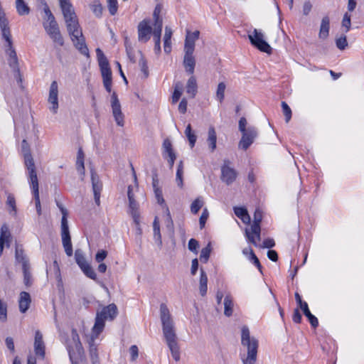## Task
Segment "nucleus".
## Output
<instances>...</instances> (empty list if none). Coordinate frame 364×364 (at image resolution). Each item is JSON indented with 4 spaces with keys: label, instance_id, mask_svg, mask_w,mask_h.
I'll return each mask as SVG.
<instances>
[{
    "label": "nucleus",
    "instance_id": "f257e3e1",
    "mask_svg": "<svg viewBox=\"0 0 364 364\" xmlns=\"http://www.w3.org/2000/svg\"><path fill=\"white\" fill-rule=\"evenodd\" d=\"M160 318L162 323L163 334L166 344L171 350L173 358L176 361H178L180 360V351L177 342V336L170 311L165 304L160 305Z\"/></svg>",
    "mask_w": 364,
    "mask_h": 364
},
{
    "label": "nucleus",
    "instance_id": "f03ea898",
    "mask_svg": "<svg viewBox=\"0 0 364 364\" xmlns=\"http://www.w3.org/2000/svg\"><path fill=\"white\" fill-rule=\"evenodd\" d=\"M241 344L246 353H241L243 364H255L257 360L258 340L250 336L249 328L244 326L241 330Z\"/></svg>",
    "mask_w": 364,
    "mask_h": 364
},
{
    "label": "nucleus",
    "instance_id": "7ed1b4c3",
    "mask_svg": "<svg viewBox=\"0 0 364 364\" xmlns=\"http://www.w3.org/2000/svg\"><path fill=\"white\" fill-rule=\"evenodd\" d=\"M41 1L43 4V12L45 14V16L43 17V26L46 33L53 40V41L60 46H63L64 44V40L60 33L55 16L52 14L46 2L44 0H41Z\"/></svg>",
    "mask_w": 364,
    "mask_h": 364
},
{
    "label": "nucleus",
    "instance_id": "20e7f679",
    "mask_svg": "<svg viewBox=\"0 0 364 364\" xmlns=\"http://www.w3.org/2000/svg\"><path fill=\"white\" fill-rule=\"evenodd\" d=\"M65 21L68 32L70 36L75 47L80 52L81 54L88 57L89 50L85 43V40L80 27L77 17L74 16L73 18L65 20Z\"/></svg>",
    "mask_w": 364,
    "mask_h": 364
},
{
    "label": "nucleus",
    "instance_id": "39448f33",
    "mask_svg": "<svg viewBox=\"0 0 364 364\" xmlns=\"http://www.w3.org/2000/svg\"><path fill=\"white\" fill-rule=\"evenodd\" d=\"M118 314L117 307L114 304H109L97 313L95 323L92 328L93 333L98 336L104 329L106 320L112 321Z\"/></svg>",
    "mask_w": 364,
    "mask_h": 364
},
{
    "label": "nucleus",
    "instance_id": "423d86ee",
    "mask_svg": "<svg viewBox=\"0 0 364 364\" xmlns=\"http://www.w3.org/2000/svg\"><path fill=\"white\" fill-rule=\"evenodd\" d=\"M262 219V212L257 209L254 213V220L251 225V231L246 229L245 235L250 242L253 244L255 246H258V242L261 240L260 232V223Z\"/></svg>",
    "mask_w": 364,
    "mask_h": 364
},
{
    "label": "nucleus",
    "instance_id": "0eeeda50",
    "mask_svg": "<svg viewBox=\"0 0 364 364\" xmlns=\"http://www.w3.org/2000/svg\"><path fill=\"white\" fill-rule=\"evenodd\" d=\"M248 38L252 45L260 51L268 54L272 53V48L264 40V36L261 31L255 28L252 32L248 34Z\"/></svg>",
    "mask_w": 364,
    "mask_h": 364
},
{
    "label": "nucleus",
    "instance_id": "6e6552de",
    "mask_svg": "<svg viewBox=\"0 0 364 364\" xmlns=\"http://www.w3.org/2000/svg\"><path fill=\"white\" fill-rule=\"evenodd\" d=\"M21 151L23 154L25 166L28 171V179L32 178L33 176V178L37 177L34 161L30 151V146L26 139L22 141Z\"/></svg>",
    "mask_w": 364,
    "mask_h": 364
},
{
    "label": "nucleus",
    "instance_id": "1a4fd4ad",
    "mask_svg": "<svg viewBox=\"0 0 364 364\" xmlns=\"http://www.w3.org/2000/svg\"><path fill=\"white\" fill-rule=\"evenodd\" d=\"M237 176L236 170L230 166V161H224V164L221 167V180L227 185L232 184Z\"/></svg>",
    "mask_w": 364,
    "mask_h": 364
},
{
    "label": "nucleus",
    "instance_id": "9d476101",
    "mask_svg": "<svg viewBox=\"0 0 364 364\" xmlns=\"http://www.w3.org/2000/svg\"><path fill=\"white\" fill-rule=\"evenodd\" d=\"M242 136L239 143V147L247 150L254 142L257 136V131L254 127H247V130L242 132Z\"/></svg>",
    "mask_w": 364,
    "mask_h": 364
},
{
    "label": "nucleus",
    "instance_id": "9b49d317",
    "mask_svg": "<svg viewBox=\"0 0 364 364\" xmlns=\"http://www.w3.org/2000/svg\"><path fill=\"white\" fill-rule=\"evenodd\" d=\"M111 106L112 114L114 117L115 122L118 126H124V114L121 110V105L118 100L117 95L115 92L111 96Z\"/></svg>",
    "mask_w": 364,
    "mask_h": 364
},
{
    "label": "nucleus",
    "instance_id": "f8f14e48",
    "mask_svg": "<svg viewBox=\"0 0 364 364\" xmlns=\"http://www.w3.org/2000/svg\"><path fill=\"white\" fill-rule=\"evenodd\" d=\"M48 102L51 105L50 110L56 114L58 109V85L55 80L50 84Z\"/></svg>",
    "mask_w": 364,
    "mask_h": 364
},
{
    "label": "nucleus",
    "instance_id": "ddd939ff",
    "mask_svg": "<svg viewBox=\"0 0 364 364\" xmlns=\"http://www.w3.org/2000/svg\"><path fill=\"white\" fill-rule=\"evenodd\" d=\"M150 20L144 19L141 21L138 25V40L140 42L146 43L151 37L152 33V28L149 25Z\"/></svg>",
    "mask_w": 364,
    "mask_h": 364
},
{
    "label": "nucleus",
    "instance_id": "4468645a",
    "mask_svg": "<svg viewBox=\"0 0 364 364\" xmlns=\"http://www.w3.org/2000/svg\"><path fill=\"white\" fill-rule=\"evenodd\" d=\"M91 181L95 201L96 204L99 205L100 203V194L102 190V183L98 175L92 169L91 170Z\"/></svg>",
    "mask_w": 364,
    "mask_h": 364
},
{
    "label": "nucleus",
    "instance_id": "2eb2a0df",
    "mask_svg": "<svg viewBox=\"0 0 364 364\" xmlns=\"http://www.w3.org/2000/svg\"><path fill=\"white\" fill-rule=\"evenodd\" d=\"M163 156L167 159L170 168H173L176 156L172 149V144L169 139H166L163 142Z\"/></svg>",
    "mask_w": 364,
    "mask_h": 364
},
{
    "label": "nucleus",
    "instance_id": "dca6fc26",
    "mask_svg": "<svg viewBox=\"0 0 364 364\" xmlns=\"http://www.w3.org/2000/svg\"><path fill=\"white\" fill-rule=\"evenodd\" d=\"M45 349L46 346L43 340V335L40 331L37 330L35 333L34 339V351L36 355L40 357L41 359H44Z\"/></svg>",
    "mask_w": 364,
    "mask_h": 364
},
{
    "label": "nucleus",
    "instance_id": "f3484780",
    "mask_svg": "<svg viewBox=\"0 0 364 364\" xmlns=\"http://www.w3.org/2000/svg\"><path fill=\"white\" fill-rule=\"evenodd\" d=\"M31 188L32 189V192L33 194L36 212L38 215H41V205L39 197V191H38V177H33L32 178L28 179Z\"/></svg>",
    "mask_w": 364,
    "mask_h": 364
},
{
    "label": "nucleus",
    "instance_id": "a211bd4d",
    "mask_svg": "<svg viewBox=\"0 0 364 364\" xmlns=\"http://www.w3.org/2000/svg\"><path fill=\"white\" fill-rule=\"evenodd\" d=\"M59 3L65 20L77 16L70 0H59Z\"/></svg>",
    "mask_w": 364,
    "mask_h": 364
},
{
    "label": "nucleus",
    "instance_id": "6ab92c4d",
    "mask_svg": "<svg viewBox=\"0 0 364 364\" xmlns=\"http://www.w3.org/2000/svg\"><path fill=\"white\" fill-rule=\"evenodd\" d=\"M183 64L187 73L191 75L193 74L196 66V59L193 53H185Z\"/></svg>",
    "mask_w": 364,
    "mask_h": 364
},
{
    "label": "nucleus",
    "instance_id": "aec40b11",
    "mask_svg": "<svg viewBox=\"0 0 364 364\" xmlns=\"http://www.w3.org/2000/svg\"><path fill=\"white\" fill-rule=\"evenodd\" d=\"M31 303L30 294L26 291H22L20 294L18 300L19 310L21 313H25L28 309Z\"/></svg>",
    "mask_w": 364,
    "mask_h": 364
},
{
    "label": "nucleus",
    "instance_id": "412c9836",
    "mask_svg": "<svg viewBox=\"0 0 364 364\" xmlns=\"http://www.w3.org/2000/svg\"><path fill=\"white\" fill-rule=\"evenodd\" d=\"M15 259L16 262L22 264V268L30 266L28 259L21 245H16V246Z\"/></svg>",
    "mask_w": 364,
    "mask_h": 364
},
{
    "label": "nucleus",
    "instance_id": "4be33fe9",
    "mask_svg": "<svg viewBox=\"0 0 364 364\" xmlns=\"http://www.w3.org/2000/svg\"><path fill=\"white\" fill-rule=\"evenodd\" d=\"M330 30V19L328 16H324L321 19L318 38L321 40H325L328 38L329 35Z\"/></svg>",
    "mask_w": 364,
    "mask_h": 364
},
{
    "label": "nucleus",
    "instance_id": "5701e85b",
    "mask_svg": "<svg viewBox=\"0 0 364 364\" xmlns=\"http://www.w3.org/2000/svg\"><path fill=\"white\" fill-rule=\"evenodd\" d=\"M129 210L136 225L139 224V205L135 198L129 199Z\"/></svg>",
    "mask_w": 364,
    "mask_h": 364
},
{
    "label": "nucleus",
    "instance_id": "b1692460",
    "mask_svg": "<svg viewBox=\"0 0 364 364\" xmlns=\"http://www.w3.org/2000/svg\"><path fill=\"white\" fill-rule=\"evenodd\" d=\"M60 208L63 215L61 219V237H70V235L69 231L68 222L67 219V210L63 207H60Z\"/></svg>",
    "mask_w": 364,
    "mask_h": 364
},
{
    "label": "nucleus",
    "instance_id": "393cba45",
    "mask_svg": "<svg viewBox=\"0 0 364 364\" xmlns=\"http://www.w3.org/2000/svg\"><path fill=\"white\" fill-rule=\"evenodd\" d=\"M209 150L213 152L216 149L217 134L213 127H210L208 132V137L206 139Z\"/></svg>",
    "mask_w": 364,
    "mask_h": 364
},
{
    "label": "nucleus",
    "instance_id": "a878e982",
    "mask_svg": "<svg viewBox=\"0 0 364 364\" xmlns=\"http://www.w3.org/2000/svg\"><path fill=\"white\" fill-rule=\"evenodd\" d=\"M197 89H198V86H197L196 79L193 75H192L188 80L186 87V92L188 95H190L192 98H193V97H195V96L197 93Z\"/></svg>",
    "mask_w": 364,
    "mask_h": 364
},
{
    "label": "nucleus",
    "instance_id": "bb28decb",
    "mask_svg": "<svg viewBox=\"0 0 364 364\" xmlns=\"http://www.w3.org/2000/svg\"><path fill=\"white\" fill-rule=\"evenodd\" d=\"M234 213L244 223H249L250 222V217L246 208L242 207H235Z\"/></svg>",
    "mask_w": 364,
    "mask_h": 364
},
{
    "label": "nucleus",
    "instance_id": "cd10ccee",
    "mask_svg": "<svg viewBox=\"0 0 364 364\" xmlns=\"http://www.w3.org/2000/svg\"><path fill=\"white\" fill-rule=\"evenodd\" d=\"M301 309L303 311L304 314L309 319L311 326L313 328H316L318 325V321L317 318L314 316L311 311H309L308 304H303V307L301 308Z\"/></svg>",
    "mask_w": 364,
    "mask_h": 364
},
{
    "label": "nucleus",
    "instance_id": "c85d7f7f",
    "mask_svg": "<svg viewBox=\"0 0 364 364\" xmlns=\"http://www.w3.org/2000/svg\"><path fill=\"white\" fill-rule=\"evenodd\" d=\"M224 314L230 317L233 313V301L230 295H227L224 299Z\"/></svg>",
    "mask_w": 364,
    "mask_h": 364
},
{
    "label": "nucleus",
    "instance_id": "c756f323",
    "mask_svg": "<svg viewBox=\"0 0 364 364\" xmlns=\"http://www.w3.org/2000/svg\"><path fill=\"white\" fill-rule=\"evenodd\" d=\"M16 9L20 16L28 15L30 8L23 0H16Z\"/></svg>",
    "mask_w": 364,
    "mask_h": 364
},
{
    "label": "nucleus",
    "instance_id": "7c9ffc66",
    "mask_svg": "<svg viewBox=\"0 0 364 364\" xmlns=\"http://www.w3.org/2000/svg\"><path fill=\"white\" fill-rule=\"evenodd\" d=\"M208 277L203 269H200V294L201 296H205L208 290Z\"/></svg>",
    "mask_w": 364,
    "mask_h": 364
},
{
    "label": "nucleus",
    "instance_id": "2f4dec72",
    "mask_svg": "<svg viewBox=\"0 0 364 364\" xmlns=\"http://www.w3.org/2000/svg\"><path fill=\"white\" fill-rule=\"evenodd\" d=\"M6 205L9 208V213L13 216H16L17 213V208L16 205V200L14 196L9 193L7 196Z\"/></svg>",
    "mask_w": 364,
    "mask_h": 364
},
{
    "label": "nucleus",
    "instance_id": "473e14b6",
    "mask_svg": "<svg viewBox=\"0 0 364 364\" xmlns=\"http://www.w3.org/2000/svg\"><path fill=\"white\" fill-rule=\"evenodd\" d=\"M182 92H183L182 83L181 82H176L175 85H174V91L172 95V103L175 104L179 100V99L182 95Z\"/></svg>",
    "mask_w": 364,
    "mask_h": 364
},
{
    "label": "nucleus",
    "instance_id": "72a5a7b5",
    "mask_svg": "<svg viewBox=\"0 0 364 364\" xmlns=\"http://www.w3.org/2000/svg\"><path fill=\"white\" fill-rule=\"evenodd\" d=\"M75 259L76 263L78 264V266L80 267V269L88 264L86 261L85 256H84L83 252L80 249H77L75 250Z\"/></svg>",
    "mask_w": 364,
    "mask_h": 364
},
{
    "label": "nucleus",
    "instance_id": "f704fd0d",
    "mask_svg": "<svg viewBox=\"0 0 364 364\" xmlns=\"http://www.w3.org/2000/svg\"><path fill=\"white\" fill-rule=\"evenodd\" d=\"M351 26V16L348 12H346L343 15L341 27L345 33H348Z\"/></svg>",
    "mask_w": 364,
    "mask_h": 364
},
{
    "label": "nucleus",
    "instance_id": "c9c22d12",
    "mask_svg": "<svg viewBox=\"0 0 364 364\" xmlns=\"http://www.w3.org/2000/svg\"><path fill=\"white\" fill-rule=\"evenodd\" d=\"M62 243L63 248L65 250V254L68 257H71L73 255V245L71 242V237H63L62 238Z\"/></svg>",
    "mask_w": 364,
    "mask_h": 364
},
{
    "label": "nucleus",
    "instance_id": "e433bc0d",
    "mask_svg": "<svg viewBox=\"0 0 364 364\" xmlns=\"http://www.w3.org/2000/svg\"><path fill=\"white\" fill-rule=\"evenodd\" d=\"M204 202L201 197L197 198L193 201L191 205V211L193 214H197L200 209L203 206Z\"/></svg>",
    "mask_w": 364,
    "mask_h": 364
},
{
    "label": "nucleus",
    "instance_id": "4c0bfd02",
    "mask_svg": "<svg viewBox=\"0 0 364 364\" xmlns=\"http://www.w3.org/2000/svg\"><path fill=\"white\" fill-rule=\"evenodd\" d=\"M185 134L189 141L191 147L193 148L195 146L197 137L196 134L192 132L191 125L190 124H188L186 128Z\"/></svg>",
    "mask_w": 364,
    "mask_h": 364
},
{
    "label": "nucleus",
    "instance_id": "58836bf2",
    "mask_svg": "<svg viewBox=\"0 0 364 364\" xmlns=\"http://www.w3.org/2000/svg\"><path fill=\"white\" fill-rule=\"evenodd\" d=\"M226 85L224 82H221L218 84L217 90H216V99L222 102L225 97V91Z\"/></svg>",
    "mask_w": 364,
    "mask_h": 364
},
{
    "label": "nucleus",
    "instance_id": "ea45409f",
    "mask_svg": "<svg viewBox=\"0 0 364 364\" xmlns=\"http://www.w3.org/2000/svg\"><path fill=\"white\" fill-rule=\"evenodd\" d=\"M23 273V282L26 287H30L32 284V277L30 272V266L22 268Z\"/></svg>",
    "mask_w": 364,
    "mask_h": 364
},
{
    "label": "nucleus",
    "instance_id": "a19ab883",
    "mask_svg": "<svg viewBox=\"0 0 364 364\" xmlns=\"http://www.w3.org/2000/svg\"><path fill=\"white\" fill-rule=\"evenodd\" d=\"M7 320V304L0 298V321L5 322Z\"/></svg>",
    "mask_w": 364,
    "mask_h": 364
},
{
    "label": "nucleus",
    "instance_id": "79ce46f5",
    "mask_svg": "<svg viewBox=\"0 0 364 364\" xmlns=\"http://www.w3.org/2000/svg\"><path fill=\"white\" fill-rule=\"evenodd\" d=\"M210 252L211 247L210 244L201 250L200 259L202 262L206 263L208 262L210 257Z\"/></svg>",
    "mask_w": 364,
    "mask_h": 364
},
{
    "label": "nucleus",
    "instance_id": "37998d69",
    "mask_svg": "<svg viewBox=\"0 0 364 364\" xmlns=\"http://www.w3.org/2000/svg\"><path fill=\"white\" fill-rule=\"evenodd\" d=\"M81 269L87 277L93 280H97V274L95 270L89 264L81 268Z\"/></svg>",
    "mask_w": 364,
    "mask_h": 364
},
{
    "label": "nucleus",
    "instance_id": "c03bdc74",
    "mask_svg": "<svg viewBox=\"0 0 364 364\" xmlns=\"http://www.w3.org/2000/svg\"><path fill=\"white\" fill-rule=\"evenodd\" d=\"M139 65L140 67L141 73H143V77L147 78L149 76V69H148L146 61L141 54V58L139 61Z\"/></svg>",
    "mask_w": 364,
    "mask_h": 364
},
{
    "label": "nucleus",
    "instance_id": "a18cd8bd",
    "mask_svg": "<svg viewBox=\"0 0 364 364\" xmlns=\"http://www.w3.org/2000/svg\"><path fill=\"white\" fill-rule=\"evenodd\" d=\"M96 53L97 56V59L99 61V65L100 68H102L106 65H109L108 60L105 55H104L103 52L100 48L96 49Z\"/></svg>",
    "mask_w": 364,
    "mask_h": 364
},
{
    "label": "nucleus",
    "instance_id": "49530a36",
    "mask_svg": "<svg viewBox=\"0 0 364 364\" xmlns=\"http://www.w3.org/2000/svg\"><path fill=\"white\" fill-rule=\"evenodd\" d=\"M11 237V233L9 227L6 224H4L1 228L0 239H2L4 242H8Z\"/></svg>",
    "mask_w": 364,
    "mask_h": 364
},
{
    "label": "nucleus",
    "instance_id": "de8ad7c7",
    "mask_svg": "<svg viewBox=\"0 0 364 364\" xmlns=\"http://www.w3.org/2000/svg\"><path fill=\"white\" fill-rule=\"evenodd\" d=\"M103 81L112 80V71L109 65L100 68Z\"/></svg>",
    "mask_w": 364,
    "mask_h": 364
},
{
    "label": "nucleus",
    "instance_id": "09e8293b",
    "mask_svg": "<svg viewBox=\"0 0 364 364\" xmlns=\"http://www.w3.org/2000/svg\"><path fill=\"white\" fill-rule=\"evenodd\" d=\"M107 3L109 14L112 16L115 15L118 9L117 0H107Z\"/></svg>",
    "mask_w": 364,
    "mask_h": 364
},
{
    "label": "nucleus",
    "instance_id": "8fccbe9b",
    "mask_svg": "<svg viewBox=\"0 0 364 364\" xmlns=\"http://www.w3.org/2000/svg\"><path fill=\"white\" fill-rule=\"evenodd\" d=\"M282 108L283 111V114L285 116L286 122H289L291 118V110L289 105L285 102H282Z\"/></svg>",
    "mask_w": 364,
    "mask_h": 364
},
{
    "label": "nucleus",
    "instance_id": "3c124183",
    "mask_svg": "<svg viewBox=\"0 0 364 364\" xmlns=\"http://www.w3.org/2000/svg\"><path fill=\"white\" fill-rule=\"evenodd\" d=\"M162 31V23L158 21L157 23H154V29L153 31V36L154 41L161 40V35Z\"/></svg>",
    "mask_w": 364,
    "mask_h": 364
},
{
    "label": "nucleus",
    "instance_id": "603ef678",
    "mask_svg": "<svg viewBox=\"0 0 364 364\" xmlns=\"http://www.w3.org/2000/svg\"><path fill=\"white\" fill-rule=\"evenodd\" d=\"M195 49V42L186 38L184 45V52L193 53Z\"/></svg>",
    "mask_w": 364,
    "mask_h": 364
},
{
    "label": "nucleus",
    "instance_id": "864d4df0",
    "mask_svg": "<svg viewBox=\"0 0 364 364\" xmlns=\"http://www.w3.org/2000/svg\"><path fill=\"white\" fill-rule=\"evenodd\" d=\"M336 44L338 49L344 50L347 46V39L346 36H341L340 38L336 40Z\"/></svg>",
    "mask_w": 364,
    "mask_h": 364
},
{
    "label": "nucleus",
    "instance_id": "5fc2aeb1",
    "mask_svg": "<svg viewBox=\"0 0 364 364\" xmlns=\"http://www.w3.org/2000/svg\"><path fill=\"white\" fill-rule=\"evenodd\" d=\"M209 213L207 208H204L203 213L199 218V223L200 229L205 227V223L208 218Z\"/></svg>",
    "mask_w": 364,
    "mask_h": 364
},
{
    "label": "nucleus",
    "instance_id": "6e6d98bb",
    "mask_svg": "<svg viewBox=\"0 0 364 364\" xmlns=\"http://www.w3.org/2000/svg\"><path fill=\"white\" fill-rule=\"evenodd\" d=\"M250 261L257 267L259 271L260 272H262L261 264L252 249H250Z\"/></svg>",
    "mask_w": 364,
    "mask_h": 364
},
{
    "label": "nucleus",
    "instance_id": "4d7b16f0",
    "mask_svg": "<svg viewBox=\"0 0 364 364\" xmlns=\"http://www.w3.org/2000/svg\"><path fill=\"white\" fill-rule=\"evenodd\" d=\"M183 173H184V171H181V170H177L176 174V182L177 183V186L181 188H183Z\"/></svg>",
    "mask_w": 364,
    "mask_h": 364
},
{
    "label": "nucleus",
    "instance_id": "13d9d810",
    "mask_svg": "<svg viewBox=\"0 0 364 364\" xmlns=\"http://www.w3.org/2000/svg\"><path fill=\"white\" fill-rule=\"evenodd\" d=\"M92 10L96 16H101L102 13V6L99 2H95V4L92 6Z\"/></svg>",
    "mask_w": 364,
    "mask_h": 364
},
{
    "label": "nucleus",
    "instance_id": "bf43d9fd",
    "mask_svg": "<svg viewBox=\"0 0 364 364\" xmlns=\"http://www.w3.org/2000/svg\"><path fill=\"white\" fill-rule=\"evenodd\" d=\"M188 249L190 251L193 252L195 253L198 252L197 250L199 247V244L196 240H195L193 238L191 239L188 241Z\"/></svg>",
    "mask_w": 364,
    "mask_h": 364
},
{
    "label": "nucleus",
    "instance_id": "052dcab7",
    "mask_svg": "<svg viewBox=\"0 0 364 364\" xmlns=\"http://www.w3.org/2000/svg\"><path fill=\"white\" fill-rule=\"evenodd\" d=\"M107 252L104 250H101L97 252L95 255V260L98 263H100L107 257Z\"/></svg>",
    "mask_w": 364,
    "mask_h": 364
},
{
    "label": "nucleus",
    "instance_id": "680f3d73",
    "mask_svg": "<svg viewBox=\"0 0 364 364\" xmlns=\"http://www.w3.org/2000/svg\"><path fill=\"white\" fill-rule=\"evenodd\" d=\"M160 14H161V6L159 5H157L154 11L153 16L154 18V23H157L158 21L160 23H162V19L160 18Z\"/></svg>",
    "mask_w": 364,
    "mask_h": 364
},
{
    "label": "nucleus",
    "instance_id": "e2e57ef3",
    "mask_svg": "<svg viewBox=\"0 0 364 364\" xmlns=\"http://www.w3.org/2000/svg\"><path fill=\"white\" fill-rule=\"evenodd\" d=\"M129 353L131 355V360L132 361L135 360L139 355V349L136 345H132L129 348Z\"/></svg>",
    "mask_w": 364,
    "mask_h": 364
},
{
    "label": "nucleus",
    "instance_id": "0e129e2a",
    "mask_svg": "<svg viewBox=\"0 0 364 364\" xmlns=\"http://www.w3.org/2000/svg\"><path fill=\"white\" fill-rule=\"evenodd\" d=\"M200 32L198 31H195L193 32L187 31V34L186 38L196 42V41L199 38Z\"/></svg>",
    "mask_w": 364,
    "mask_h": 364
},
{
    "label": "nucleus",
    "instance_id": "69168bd1",
    "mask_svg": "<svg viewBox=\"0 0 364 364\" xmlns=\"http://www.w3.org/2000/svg\"><path fill=\"white\" fill-rule=\"evenodd\" d=\"M275 245L274 240L272 238L265 239L262 245H260L262 248H272Z\"/></svg>",
    "mask_w": 364,
    "mask_h": 364
},
{
    "label": "nucleus",
    "instance_id": "338daca9",
    "mask_svg": "<svg viewBox=\"0 0 364 364\" xmlns=\"http://www.w3.org/2000/svg\"><path fill=\"white\" fill-rule=\"evenodd\" d=\"M154 193L157 199V202L161 205L164 204L165 201L163 198L162 191L159 188H155Z\"/></svg>",
    "mask_w": 364,
    "mask_h": 364
},
{
    "label": "nucleus",
    "instance_id": "774afa93",
    "mask_svg": "<svg viewBox=\"0 0 364 364\" xmlns=\"http://www.w3.org/2000/svg\"><path fill=\"white\" fill-rule=\"evenodd\" d=\"M302 319L301 314H300L298 309H294V314L292 316V320L294 323H301Z\"/></svg>",
    "mask_w": 364,
    "mask_h": 364
}]
</instances>
